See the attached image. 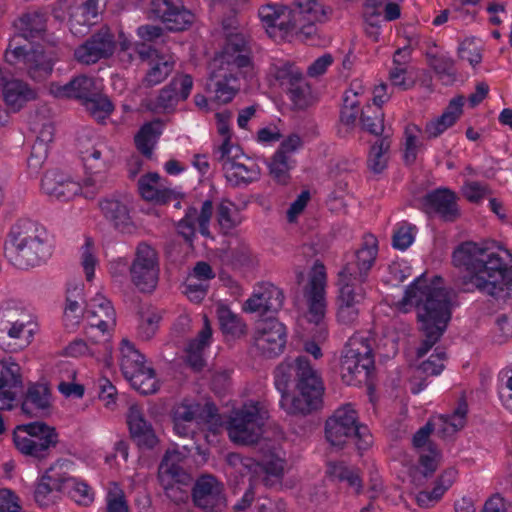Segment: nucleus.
<instances>
[{
	"mask_svg": "<svg viewBox=\"0 0 512 512\" xmlns=\"http://www.w3.org/2000/svg\"><path fill=\"white\" fill-rule=\"evenodd\" d=\"M442 279L434 276L428 279L423 273L406 288L401 307L417 309L418 320L425 339L417 350L423 357L440 339L451 319L452 293L443 288Z\"/></svg>",
	"mask_w": 512,
	"mask_h": 512,
	"instance_id": "obj_1",
	"label": "nucleus"
},
{
	"mask_svg": "<svg viewBox=\"0 0 512 512\" xmlns=\"http://www.w3.org/2000/svg\"><path fill=\"white\" fill-rule=\"evenodd\" d=\"M452 259L466 272L465 282L480 292L491 296L512 292V256L508 250L495 252L484 244L467 241L454 250Z\"/></svg>",
	"mask_w": 512,
	"mask_h": 512,
	"instance_id": "obj_2",
	"label": "nucleus"
},
{
	"mask_svg": "<svg viewBox=\"0 0 512 512\" xmlns=\"http://www.w3.org/2000/svg\"><path fill=\"white\" fill-rule=\"evenodd\" d=\"M274 378L281 394L280 407L287 414L306 415L322 407L325 391L322 378L304 356L281 363Z\"/></svg>",
	"mask_w": 512,
	"mask_h": 512,
	"instance_id": "obj_3",
	"label": "nucleus"
},
{
	"mask_svg": "<svg viewBox=\"0 0 512 512\" xmlns=\"http://www.w3.org/2000/svg\"><path fill=\"white\" fill-rule=\"evenodd\" d=\"M208 89L216 101L231 102L242 87L254 75L246 36L242 32L230 33L221 52L215 55L210 66Z\"/></svg>",
	"mask_w": 512,
	"mask_h": 512,
	"instance_id": "obj_4",
	"label": "nucleus"
},
{
	"mask_svg": "<svg viewBox=\"0 0 512 512\" xmlns=\"http://www.w3.org/2000/svg\"><path fill=\"white\" fill-rule=\"evenodd\" d=\"M17 34L14 35L5 50V62L11 66L25 70L36 81L48 77L56 62L53 49L45 50L38 45L27 49L20 44L19 39L26 40L40 36L45 30V19L40 13H27L14 22Z\"/></svg>",
	"mask_w": 512,
	"mask_h": 512,
	"instance_id": "obj_5",
	"label": "nucleus"
},
{
	"mask_svg": "<svg viewBox=\"0 0 512 512\" xmlns=\"http://www.w3.org/2000/svg\"><path fill=\"white\" fill-rule=\"evenodd\" d=\"M74 464L68 459H57L36 479L33 497L41 507L60 502L62 495L81 507H89L95 500L94 489L83 479L72 476Z\"/></svg>",
	"mask_w": 512,
	"mask_h": 512,
	"instance_id": "obj_6",
	"label": "nucleus"
},
{
	"mask_svg": "<svg viewBox=\"0 0 512 512\" xmlns=\"http://www.w3.org/2000/svg\"><path fill=\"white\" fill-rule=\"evenodd\" d=\"M5 256L18 269L44 263L52 254L46 228L30 219H19L9 229L4 243Z\"/></svg>",
	"mask_w": 512,
	"mask_h": 512,
	"instance_id": "obj_7",
	"label": "nucleus"
},
{
	"mask_svg": "<svg viewBox=\"0 0 512 512\" xmlns=\"http://www.w3.org/2000/svg\"><path fill=\"white\" fill-rule=\"evenodd\" d=\"M119 365L131 387L141 394L156 393L160 388L155 370L147 364L145 356L134 343L124 338L119 346Z\"/></svg>",
	"mask_w": 512,
	"mask_h": 512,
	"instance_id": "obj_8",
	"label": "nucleus"
},
{
	"mask_svg": "<svg viewBox=\"0 0 512 512\" xmlns=\"http://www.w3.org/2000/svg\"><path fill=\"white\" fill-rule=\"evenodd\" d=\"M327 441L335 447L343 446L348 439L356 438L359 450H366L372 444V435L365 425L358 424V415L351 404L339 407L328 418L325 426Z\"/></svg>",
	"mask_w": 512,
	"mask_h": 512,
	"instance_id": "obj_9",
	"label": "nucleus"
},
{
	"mask_svg": "<svg viewBox=\"0 0 512 512\" xmlns=\"http://www.w3.org/2000/svg\"><path fill=\"white\" fill-rule=\"evenodd\" d=\"M268 417L267 410L259 401H248L235 409L228 421L227 430L230 439L238 444H254L258 442L264 422Z\"/></svg>",
	"mask_w": 512,
	"mask_h": 512,
	"instance_id": "obj_10",
	"label": "nucleus"
},
{
	"mask_svg": "<svg viewBox=\"0 0 512 512\" xmlns=\"http://www.w3.org/2000/svg\"><path fill=\"white\" fill-rule=\"evenodd\" d=\"M374 367V358L369 339L355 334L345 347L341 361V377L347 385H358L366 381Z\"/></svg>",
	"mask_w": 512,
	"mask_h": 512,
	"instance_id": "obj_11",
	"label": "nucleus"
},
{
	"mask_svg": "<svg viewBox=\"0 0 512 512\" xmlns=\"http://www.w3.org/2000/svg\"><path fill=\"white\" fill-rule=\"evenodd\" d=\"M327 274L325 266L316 262L309 274L308 284L304 290V298L307 305L305 317L307 321L314 324L317 329V339L325 340L328 331L325 324L327 308L326 301Z\"/></svg>",
	"mask_w": 512,
	"mask_h": 512,
	"instance_id": "obj_12",
	"label": "nucleus"
},
{
	"mask_svg": "<svg viewBox=\"0 0 512 512\" xmlns=\"http://www.w3.org/2000/svg\"><path fill=\"white\" fill-rule=\"evenodd\" d=\"M103 188V179L86 177L81 184L59 171H48L41 181V189L50 199L69 201L77 195L93 199Z\"/></svg>",
	"mask_w": 512,
	"mask_h": 512,
	"instance_id": "obj_13",
	"label": "nucleus"
},
{
	"mask_svg": "<svg viewBox=\"0 0 512 512\" xmlns=\"http://www.w3.org/2000/svg\"><path fill=\"white\" fill-rule=\"evenodd\" d=\"M16 449L23 455L35 459H44L52 447L58 443V433L44 422H32L19 425L13 433Z\"/></svg>",
	"mask_w": 512,
	"mask_h": 512,
	"instance_id": "obj_14",
	"label": "nucleus"
},
{
	"mask_svg": "<svg viewBox=\"0 0 512 512\" xmlns=\"http://www.w3.org/2000/svg\"><path fill=\"white\" fill-rule=\"evenodd\" d=\"M378 254L377 239L373 235L363 238V243L347 260L338 273V279L363 286Z\"/></svg>",
	"mask_w": 512,
	"mask_h": 512,
	"instance_id": "obj_15",
	"label": "nucleus"
},
{
	"mask_svg": "<svg viewBox=\"0 0 512 512\" xmlns=\"http://www.w3.org/2000/svg\"><path fill=\"white\" fill-rule=\"evenodd\" d=\"M217 159L222 164L226 179L235 186L256 181L260 176L258 165L245 159L248 163L240 161L244 157L239 146L219 147Z\"/></svg>",
	"mask_w": 512,
	"mask_h": 512,
	"instance_id": "obj_16",
	"label": "nucleus"
},
{
	"mask_svg": "<svg viewBox=\"0 0 512 512\" xmlns=\"http://www.w3.org/2000/svg\"><path fill=\"white\" fill-rule=\"evenodd\" d=\"M159 271L156 251L145 243L139 244L130 265L132 283L140 292L150 293L157 286Z\"/></svg>",
	"mask_w": 512,
	"mask_h": 512,
	"instance_id": "obj_17",
	"label": "nucleus"
},
{
	"mask_svg": "<svg viewBox=\"0 0 512 512\" xmlns=\"http://www.w3.org/2000/svg\"><path fill=\"white\" fill-rule=\"evenodd\" d=\"M183 454L177 450H168L159 466V480L165 489L167 497L175 502L188 498V491L181 488V484L187 479L183 471Z\"/></svg>",
	"mask_w": 512,
	"mask_h": 512,
	"instance_id": "obj_18",
	"label": "nucleus"
},
{
	"mask_svg": "<svg viewBox=\"0 0 512 512\" xmlns=\"http://www.w3.org/2000/svg\"><path fill=\"white\" fill-rule=\"evenodd\" d=\"M119 45L122 51H135L142 60H149V70L145 76L144 82L148 86H154L161 83L171 73L174 67L173 61L165 56H160L157 52L143 43L133 44L124 33L119 34Z\"/></svg>",
	"mask_w": 512,
	"mask_h": 512,
	"instance_id": "obj_19",
	"label": "nucleus"
},
{
	"mask_svg": "<svg viewBox=\"0 0 512 512\" xmlns=\"http://www.w3.org/2000/svg\"><path fill=\"white\" fill-rule=\"evenodd\" d=\"M150 11L168 30L174 32L188 29L195 21V15L181 0H152Z\"/></svg>",
	"mask_w": 512,
	"mask_h": 512,
	"instance_id": "obj_20",
	"label": "nucleus"
},
{
	"mask_svg": "<svg viewBox=\"0 0 512 512\" xmlns=\"http://www.w3.org/2000/svg\"><path fill=\"white\" fill-rule=\"evenodd\" d=\"M17 310L9 307L0 308V334H6L10 339L17 342L3 349L9 352H16L27 347L33 340L37 326L31 321L24 322L16 319Z\"/></svg>",
	"mask_w": 512,
	"mask_h": 512,
	"instance_id": "obj_21",
	"label": "nucleus"
},
{
	"mask_svg": "<svg viewBox=\"0 0 512 512\" xmlns=\"http://www.w3.org/2000/svg\"><path fill=\"white\" fill-rule=\"evenodd\" d=\"M257 349L264 356L274 357L283 352L286 344V328L273 317L257 323L254 332Z\"/></svg>",
	"mask_w": 512,
	"mask_h": 512,
	"instance_id": "obj_22",
	"label": "nucleus"
},
{
	"mask_svg": "<svg viewBox=\"0 0 512 512\" xmlns=\"http://www.w3.org/2000/svg\"><path fill=\"white\" fill-rule=\"evenodd\" d=\"M192 87L193 79L190 75L184 74L176 76L156 97L148 98L145 106L154 113L171 111L180 100L187 99Z\"/></svg>",
	"mask_w": 512,
	"mask_h": 512,
	"instance_id": "obj_23",
	"label": "nucleus"
},
{
	"mask_svg": "<svg viewBox=\"0 0 512 512\" xmlns=\"http://www.w3.org/2000/svg\"><path fill=\"white\" fill-rule=\"evenodd\" d=\"M284 302L283 292L271 282H259L254 285L252 294L244 302L242 310L246 313H276Z\"/></svg>",
	"mask_w": 512,
	"mask_h": 512,
	"instance_id": "obj_24",
	"label": "nucleus"
},
{
	"mask_svg": "<svg viewBox=\"0 0 512 512\" xmlns=\"http://www.w3.org/2000/svg\"><path fill=\"white\" fill-rule=\"evenodd\" d=\"M337 319L344 325H351L358 319L360 305L365 299L364 286L338 279Z\"/></svg>",
	"mask_w": 512,
	"mask_h": 512,
	"instance_id": "obj_25",
	"label": "nucleus"
},
{
	"mask_svg": "<svg viewBox=\"0 0 512 512\" xmlns=\"http://www.w3.org/2000/svg\"><path fill=\"white\" fill-rule=\"evenodd\" d=\"M115 50V41L109 28L103 27L84 44L79 46L75 52V58L84 64H93L100 59L107 58Z\"/></svg>",
	"mask_w": 512,
	"mask_h": 512,
	"instance_id": "obj_26",
	"label": "nucleus"
},
{
	"mask_svg": "<svg viewBox=\"0 0 512 512\" xmlns=\"http://www.w3.org/2000/svg\"><path fill=\"white\" fill-rule=\"evenodd\" d=\"M258 16L271 38L283 37L294 28L291 11L284 5H262L258 10Z\"/></svg>",
	"mask_w": 512,
	"mask_h": 512,
	"instance_id": "obj_27",
	"label": "nucleus"
},
{
	"mask_svg": "<svg viewBox=\"0 0 512 512\" xmlns=\"http://www.w3.org/2000/svg\"><path fill=\"white\" fill-rule=\"evenodd\" d=\"M213 215L212 201L206 200L201 206V210L190 208L186 212L183 219L177 225L178 233L187 241L192 242L193 237L198 228L201 235L204 237H211L209 230L210 221Z\"/></svg>",
	"mask_w": 512,
	"mask_h": 512,
	"instance_id": "obj_28",
	"label": "nucleus"
},
{
	"mask_svg": "<svg viewBox=\"0 0 512 512\" xmlns=\"http://www.w3.org/2000/svg\"><path fill=\"white\" fill-rule=\"evenodd\" d=\"M130 199L126 194H113L99 202L103 216L114 227L122 232L130 231L132 221L130 217Z\"/></svg>",
	"mask_w": 512,
	"mask_h": 512,
	"instance_id": "obj_29",
	"label": "nucleus"
},
{
	"mask_svg": "<svg viewBox=\"0 0 512 512\" xmlns=\"http://www.w3.org/2000/svg\"><path fill=\"white\" fill-rule=\"evenodd\" d=\"M85 317L91 330L97 329L102 335L116 324V313L111 302L97 293L89 302Z\"/></svg>",
	"mask_w": 512,
	"mask_h": 512,
	"instance_id": "obj_30",
	"label": "nucleus"
},
{
	"mask_svg": "<svg viewBox=\"0 0 512 512\" xmlns=\"http://www.w3.org/2000/svg\"><path fill=\"white\" fill-rule=\"evenodd\" d=\"M0 409H12L16 401L15 388L22 384L21 368L12 358L0 361Z\"/></svg>",
	"mask_w": 512,
	"mask_h": 512,
	"instance_id": "obj_31",
	"label": "nucleus"
},
{
	"mask_svg": "<svg viewBox=\"0 0 512 512\" xmlns=\"http://www.w3.org/2000/svg\"><path fill=\"white\" fill-rule=\"evenodd\" d=\"M81 158L86 170V177L103 179L105 184V173L109 169L113 153L109 146L102 141L96 142L91 147L81 151Z\"/></svg>",
	"mask_w": 512,
	"mask_h": 512,
	"instance_id": "obj_32",
	"label": "nucleus"
},
{
	"mask_svg": "<svg viewBox=\"0 0 512 512\" xmlns=\"http://www.w3.org/2000/svg\"><path fill=\"white\" fill-rule=\"evenodd\" d=\"M100 86L96 79L81 75L65 85L52 83L49 91L56 98H76L84 102L87 98L96 96Z\"/></svg>",
	"mask_w": 512,
	"mask_h": 512,
	"instance_id": "obj_33",
	"label": "nucleus"
},
{
	"mask_svg": "<svg viewBox=\"0 0 512 512\" xmlns=\"http://www.w3.org/2000/svg\"><path fill=\"white\" fill-rule=\"evenodd\" d=\"M127 423L132 439L141 448H154L158 438L152 425L144 418L142 409L138 405H131L127 414Z\"/></svg>",
	"mask_w": 512,
	"mask_h": 512,
	"instance_id": "obj_34",
	"label": "nucleus"
},
{
	"mask_svg": "<svg viewBox=\"0 0 512 512\" xmlns=\"http://www.w3.org/2000/svg\"><path fill=\"white\" fill-rule=\"evenodd\" d=\"M195 505L202 509L214 510L224 505L222 487L213 476L200 477L193 489Z\"/></svg>",
	"mask_w": 512,
	"mask_h": 512,
	"instance_id": "obj_35",
	"label": "nucleus"
},
{
	"mask_svg": "<svg viewBox=\"0 0 512 512\" xmlns=\"http://www.w3.org/2000/svg\"><path fill=\"white\" fill-rule=\"evenodd\" d=\"M2 97L9 111L18 112L37 98V91L23 80L11 79L3 83Z\"/></svg>",
	"mask_w": 512,
	"mask_h": 512,
	"instance_id": "obj_36",
	"label": "nucleus"
},
{
	"mask_svg": "<svg viewBox=\"0 0 512 512\" xmlns=\"http://www.w3.org/2000/svg\"><path fill=\"white\" fill-rule=\"evenodd\" d=\"M138 190L145 200L160 204L175 197V192L167 186V181L157 173L143 175L138 181Z\"/></svg>",
	"mask_w": 512,
	"mask_h": 512,
	"instance_id": "obj_37",
	"label": "nucleus"
},
{
	"mask_svg": "<svg viewBox=\"0 0 512 512\" xmlns=\"http://www.w3.org/2000/svg\"><path fill=\"white\" fill-rule=\"evenodd\" d=\"M202 406L195 400L184 399L176 404L172 411L174 431L180 437L190 435V424L196 421L202 414Z\"/></svg>",
	"mask_w": 512,
	"mask_h": 512,
	"instance_id": "obj_38",
	"label": "nucleus"
},
{
	"mask_svg": "<svg viewBox=\"0 0 512 512\" xmlns=\"http://www.w3.org/2000/svg\"><path fill=\"white\" fill-rule=\"evenodd\" d=\"M212 329L207 316L203 318V328L197 337L191 340L186 347V362L195 371L201 370L205 365V351L210 346Z\"/></svg>",
	"mask_w": 512,
	"mask_h": 512,
	"instance_id": "obj_39",
	"label": "nucleus"
},
{
	"mask_svg": "<svg viewBox=\"0 0 512 512\" xmlns=\"http://www.w3.org/2000/svg\"><path fill=\"white\" fill-rule=\"evenodd\" d=\"M433 431L431 421L422 428H420L413 437V445L418 449H423L420 452V467L425 476L431 475L439 464L440 454L438 450L428 444L427 449L425 445L428 443L430 433Z\"/></svg>",
	"mask_w": 512,
	"mask_h": 512,
	"instance_id": "obj_40",
	"label": "nucleus"
},
{
	"mask_svg": "<svg viewBox=\"0 0 512 512\" xmlns=\"http://www.w3.org/2000/svg\"><path fill=\"white\" fill-rule=\"evenodd\" d=\"M463 104L462 96L455 97L439 117L427 122L424 129L427 138H436L453 126L462 114Z\"/></svg>",
	"mask_w": 512,
	"mask_h": 512,
	"instance_id": "obj_41",
	"label": "nucleus"
},
{
	"mask_svg": "<svg viewBox=\"0 0 512 512\" xmlns=\"http://www.w3.org/2000/svg\"><path fill=\"white\" fill-rule=\"evenodd\" d=\"M284 455L282 449L274 446L268 447V449L263 452L260 461L254 465V473L265 474L263 481L266 485H272L274 480L271 478L278 480L283 474L285 463Z\"/></svg>",
	"mask_w": 512,
	"mask_h": 512,
	"instance_id": "obj_42",
	"label": "nucleus"
},
{
	"mask_svg": "<svg viewBox=\"0 0 512 512\" xmlns=\"http://www.w3.org/2000/svg\"><path fill=\"white\" fill-rule=\"evenodd\" d=\"M467 406L460 404L452 414L435 415L430 421L433 432L439 437H449L464 427L466 422Z\"/></svg>",
	"mask_w": 512,
	"mask_h": 512,
	"instance_id": "obj_43",
	"label": "nucleus"
},
{
	"mask_svg": "<svg viewBox=\"0 0 512 512\" xmlns=\"http://www.w3.org/2000/svg\"><path fill=\"white\" fill-rule=\"evenodd\" d=\"M83 303V284L80 282L69 284L63 315V320L67 328H74L80 323L84 315Z\"/></svg>",
	"mask_w": 512,
	"mask_h": 512,
	"instance_id": "obj_44",
	"label": "nucleus"
},
{
	"mask_svg": "<svg viewBox=\"0 0 512 512\" xmlns=\"http://www.w3.org/2000/svg\"><path fill=\"white\" fill-rule=\"evenodd\" d=\"M426 203L446 221L454 220L459 214L456 195L449 189L442 188L429 193Z\"/></svg>",
	"mask_w": 512,
	"mask_h": 512,
	"instance_id": "obj_45",
	"label": "nucleus"
},
{
	"mask_svg": "<svg viewBox=\"0 0 512 512\" xmlns=\"http://www.w3.org/2000/svg\"><path fill=\"white\" fill-rule=\"evenodd\" d=\"M51 394L46 384H32L22 403V411L30 416H38L50 407Z\"/></svg>",
	"mask_w": 512,
	"mask_h": 512,
	"instance_id": "obj_46",
	"label": "nucleus"
},
{
	"mask_svg": "<svg viewBox=\"0 0 512 512\" xmlns=\"http://www.w3.org/2000/svg\"><path fill=\"white\" fill-rule=\"evenodd\" d=\"M457 477V470L449 468L436 480L431 491H420L416 497V503L422 508H429L440 501L445 492L452 486Z\"/></svg>",
	"mask_w": 512,
	"mask_h": 512,
	"instance_id": "obj_47",
	"label": "nucleus"
},
{
	"mask_svg": "<svg viewBox=\"0 0 512 512\" xmlns=\"http://www.w3.org/2000/svg\"><path fill=\"white\" fill-rule=\"evenodd\" d=\"M366 91L362 80L355 79L351 81L349 88L345 91L343 97V107L341 110V122L346 125L355 123L358 115V105Z\"/></svg>",
	"mask_w": 512,
	"mask_h": 512,
	"instance_id": "obj_48",
	"label": "nucleus"
},
{
	"mask_svg": "<svg viewBox=\"0 0 512 512\" xmlns=\"http://www.w3.org/2000/svg\"><path fill=\"white\" fill-rule=\"evenodd\" d=\"M99 15V0H86L71 15L70 30L76 35H84Z\"/></svg>",
	"mask_w": 512,
	"mask_h": 512,
	"instance_id": "obj_49",
	"label": "nucleus"
},
{
	"mask_svg": "<svg viewBox=\"0 0 512 512\" xmlns=\"http://www.w3.org/2000/svg\"><path fill=\"white\" fill-rule=\"evenodd\" d=\"M66 354L71 357L92 356L104 361L107 366L112 364L111 350L107 342L89 346L83 340H75L66 347Z\"/></svg>",
	"mask_w": 512,
	"mask_h": 512,
	"instance_id": "obj_50",
	"label": "nucleus"
},
{
	"mask_svg": "<svg viewBox=\"0 0 512 512\" xmlns=\"http://www.w3.org/2000/svg\"><path fill=\"white\" fill-rule=\"evenodd\" d=\"M163 129V123L155 120L144 124L135 136L137 149L145 156L150 157L155 144L158 141Z\"/></svg>",
	"mask_w": 512,
	"mask_h": 512,
	"instance_id": "obj_51",
	"label": "nucleus"
},
{
	"mask_svg": "<svg viewBox=\"0 0 512 512\" xmlns=\"http://www.w3.org/2000/svg\"><path fill=\"white\" fill-rule=\"evenodd\" d=\"M410 51L408 48L398 49L393 58V67L389 73V80L394 87L406 90L410 86L407 77V63L409 62Z\"/></svg>",
	"mask_w": 512,
	"mask_h": 512,
	"instance_id": "obj_52",
	"label": "nucleus"
},
{
	"mask_svg": "<svg viewBox=\"0 0 512 512\" xmlns=\"http://www.w3.org/2000/svg\"><path fill=\"white\" fill-rule=\"evenodd\" d=\"M327 474L340 482H346L349 487L359 493L362 489V481L356 468L349 467L343 462H331L327 466Z\"/></svg>",
	"mask_w": 512,
	"mask_h": 512,
	"instance_id": "obj_53",
	"label": "nucleus"
},
{
	"mask_svg": "<svg viewBox=\"0 0 512 512\" xmlns=\"http://www.w3.org/2000/svg\"><path fill=\"white\" fill-rule=\"evenodd\" d=\"M162 320V312L154 307H147L140 312L137 327L138 337L150 340L156 334Z\"/></svg>",
	"mask_w": 512,
	"mask_h": 512,
	"instance_id": "obj_54",
	"label": "nucleus"
},
{
	"mask_svg": "<svg viewBox=\"0 0 512 512\" xmlns=\"http://www.w3.org/2000/svg\"><path fill=\"white\" fill-rule=\"evenodd\" d=\"M217 316L221 330L224 334L232 337H240L246 331V325L242 319L233 313L226 305L219 304Z\"/></svg>",
	"mask_w": 512,
	"mask_h": 512,
	"instance_id": "obj_55",
	"label": "nucleus"
},
{
	"mask_svg": "<svg viewBox=\"0 0 512 512\" xmlns=\"http://www.w3.org/2000/svg\"><path fill=\"white\" fill-rule=\"evenodd\" d=\"M296 5L300 18L310 24L324 22L328 18V9L318 0H297Z\"/></svg>",
	"mask_w": 512,
	"mask_h": 512,
	"instance_id": "obj_56",
	"label": "nucleus"
},
{
	"mask_svg": "<svg viewBox=\"0 0 512 512\" xmlns=\"http://www.w3.org/2000/svg\"><path fill=\"white\" fill-rule=\"evenodd\" d=\"M457 55L460 60L467 61L472 68H475L482 62L483 45L479 39L467 37L459 43Z\"/></svg>",
	"mask_w": 512,
	"mask_h": 512,
	"instance_id": "obj_57",
	"label": "nucleus"
},
{
	"mask_svg": "<svg viewBox=\"0 0 512 512\" xmlns=\"http://www.w3.org/2000/svg\"><path fill=\"white\" fill-rule=\"evenodd\" d=\"M79 260L86 280L91 282L94 279L95 268L99 264V259L96 245L90 237L85 238L80 248Z\"/></svg>",
	"mask_w": 512,
	"mask_h": 512,
	"instance_id": "obj_58",
	"label": "nucleus"
},
{
	"mask_svg": "<svg viewBox=\"0 0 512 512\" xmlns=\"http://www.w3.org/2000/svg\"><path fill=\"white\" fill-rule=\"evenodd\" d=\"M421 129L414 124H409L404 132V160L406 163H414L417 155L423 149V143L420 140Z\"/></svg>",
	"mask_w": 512,
	"mask_h": 512,
	"instance_id": "obj_59",
	"label": "nucleus"
},
{
	"mask_svg": "<svg viewBox=\"0 0 512 512\" xmlns=\"http://www.w3.org/2000/svg\"><path fill=\"white\" fill-rule=\"evenodd\" d=\"M390 148V142L387 138L379 139L370 149L368 155V167L374 173H381L387 166V153Z\"/></svg>",
	"mask_w": 512,
	"mask_h": 512,
	"instance_id": "obj_60",
	"label": "nucleus"
},
{
	"mask_svg": "<svg viewBox=\"0 0 512 512\" xmlns=\"http://www.w3.org/2000/svg\"><path fill=\"white\" fill-rule=\"evenodd\" d=\"M446 360L444 349L437 347L428 359L419 364L416 371L419 376H438L444 370Z\"/></svg>",
	"mask_w": 512,
	"mask_h": 512,
	"instance_id": "obj_61",
	"label": "nucleus"
},
{
	"mask_svg": "<svg viewBox=\"0 0 512 512\" xmlns=\"http://www.w3.org/2000/svg\"><path fill=\"white\" fill-rule=\"evenodd\" d=\"M217 222L224 233H228L240 223L235 204L228 199H222L217 207Z\"/></svg>",
	"mask_w": 512,
	"mask_h": 512,
	"instance_id": "obj_62",
	"label": "nucleus"
},
{
	"mask_svg": "<svg viewBox=\"0 0 512 512\" xmlns=\"http://www.w3.org/2000/svg\"><path fill=\"white\" fill-rule=\"evenodd\" d=\"M85 109L97 121L105 120L112 112L113 105L111 101L102 95H96L93 98H87L83 102Z\"/></svg>",
	"mask_w": 512,
	"mask_h": 512,
	"instance_id": "obj_63",
	"label": "nucleus"
},
{
	"mask_svg": "<svg viewBox=\"0 0 512 512\" xmlns=\"http://www.w3.org/2000/svg\"><path fill=\"white\" fill-rule=\"evenodd\" d=\"M498 394L502 405L512 411V367H506L499 372Z\"/></svg>",
	"mask_w": 512,
	"mask_h": 512,
	"instance_id": "obj_64",
	"label": "nucleus"
}]
</instances>
